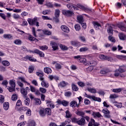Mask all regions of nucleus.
<instances>
[{
	"mask_svg": "<svg viewBox=\"0 0 126 126\" xmlns=\"http://www.w3.org/2000/svg\"><path fill=\"white\" fill-rule=\"evenodd\" d=\"M30 103V99L28 97H27L26 98V100H25V104L26 106H29V104Z\"/></svg>",
	"mask_w": 126,
	"mask_h": 126,
	"instance_id": "09e8293b",
	"label": "nucleus"
},
{
	"mask_svg": "<svg viewBox=\"0 0 126 126\" xmlns=\"http://www.w3.org/2000/svg\"><path fill=\"white\" fill-rule=\"evenodd\" d=\"M60 12L61 11L59 9H56L55 11V16L56 18L60 17Z\"/></svg>",
	"mask_w": 126,
	"mask_h": 126,
	"instance_id": "e433bc0d",
	"label": "nucleus"
},
{
	"mask_svg": "<svg viewBox=\"0 0 126 126\" xmlns=\"http://www.w3.org/2000/svg\"><path fill=\"white\" fill-rule=\"evenodd\" d=\"M122 90H124V89L120 88L117 89H113L112 90V92H114V93H120V92H122Z\"/></svg>",
	"mask_w": 126,
	"mask_h": 126,
	"instance_id": "c85d7f7f",
	"label": "nucleus"
},
{
	"mask_svg": "<svg viewBox=\"0 0 126 126\" xmlns=\"http://www.w3.org/2000/svg\"><path fill=\"white\" fill-rule=\"evenodd\" d=\"M119 37L120 40H125L126 39V34H125L124 33L119 34Z\"/></svg>",
	"mask_w": 126,
	"mask_h": 126,
	"instance_id": "2f4dec72",
	"label": "nucleus"
},
{
	"mask_svg": "<svg viewBox=\"0 0 126 126\" xmlns=\"http://www.w3.org/2000/svg\"><path fill=\"white\" fill-rule=\"evenodd\" d=\"M95 123V120L93 119H91L90 122L88 124V126H94V124Z\"/></svg>",
	"mask_w": 126,
	"mask_h": 126,
	"instance_id": "8fccbe9b",
	"label": "nucleus"
},
{
	"mask_svg": "<svg viewBox=\"0 0 126 126\" xmlns=\"http://www.w3.org/2000/svg\"><path fill=\"white\" fill-rule=\"evenodd\" d=\"M11 99L12 101H16V100H17V95L16 94H13Z\"/></svg>",
	"mask_w": 126,
	"mask_h": 126,
	"instance_id": "13d9d810",
	"label": "nucleus"
},
{
	"mask_svg": "<svg viewBox=\"0 0 126 126\" xmlns=\"http://www.w3.org/2000/svg\"><path fill=\"white\" fill-rule=\"evenodd\" d=\"M118 97L119 95L117 94H111L109 96L110 99H116Z\"/></svg>",
	"mask_w": 126,
	"mask_h": 126,
	"instance_id": "58836bf2",
	"label": "nucleus"
},
{
	"mask_svg": "<svg viewBox=\"0 0 126 126\" xmlns=\"http://www.w3.org/2000/svg\"><path fill=\"white\" fill-rule=\"evenodd\" d=\"M50 45L52 46V48L53 49V51H56V50H58V43L54 41H51L50 43Z\"/></svg>",
	"mask_w": 126,
	"mask_h": 126,
	"instance_id": "4468645a",
	"label": "nucleus"
},
{
	"mask_svg": "<svg viewBox=\"0 0 126 126\" xmlns=\"http://www.w3.org/2000/svg\"><path fill=\"white\" fill-rule=\"evenodd\" d=\"M93 24L94 28H99V27H101V25H100V24L97 22H93Z\"/></svg>",
	"mask_w": 126,
	"mask_h": 126,
	"instance_id": "4c0bfd02",
	"label": "nucleus"
},
{
	"mask_svg": "<svg viewBox=\"0 0 126 126\" xmlns=\"http://www.w3.org/2000/svg\"><path fill=\"white\" fill-rule=\"evenodd\" d=\"M118 27L120 28L121 31H124L125 32H126V28L125 26L122 25H119Z\"/></svg>",
	"mask_w": 126,
	"mask_h": 126,
	"instance_id": "79ce46f5",
	"label": "nucleus"
},
{
	"mask_svg": "<svg viewBox=\"0 0 126 126\" xmlns=\"http://www.w3.org/2000/svg\"><path fill=\"white\" fill-rule=\"evenodd\" d=\"M88 50H89L88 47H81L79 49V52H87Z\"/></svg>",
	"mask_w": 126,
	"mask_h": 126,
	"instance_id": "a19ab883",
	"label": "nucleus"
},
{
	"mask_svg": "<svg viewBox=\"0 0 126 126\" xmlns=\"http://www.w3.org/2000/svg\"><path fill=\"white\" fill-rule=\"evenodd\" d=\"M62 13L63 15H65V16H67V17H70L74 15L73 12L70 10H63Z\"/></svg>",
	"mask_w": 126,
	"mask_h": 126,
	"instance_id": "39448f33",
	"label": "nucleus"
},
{
	"mask_svg": "<svg viewBox=\"0 0 126 126\" xmlns=\"http://www.w3.org/2000/svg\"><path fill=\"white\" fill-rule=\"evenodd\" d=\"M88 65L91 66H95L97 64V63L94 61H91L88 62Z\"/></svg>",
	"mask_w": 126,
	"mask_h": 126,
	"instance_id": "b1692460",
	"label": "nucleus"
},
{
	"mask_svg": "<svg viewBox=\"0 0 126 126\" xmlns=\"http://www.w3.org/2000/svg\"><path fill=\"white\" fill-rule=\"evenodd\" d=\"M9 84L12 87L15 88V82L13 81L12 80L10 81Z\"/></svg>",
	"mask_w": 126,
	"mask_h": 126,
	"instance_id": "680f3d73",
	"label": "nucleus"
},
{
	"mask_svg": "<svg viewBox=\"0 0 126 126\" xmlns=\"http://www.w3.org/2000/svg\"><path fill=\"white\" fill-rule=\"evenodd\" d=\"M35 104L36 105H41L42 101H41V99H38V98H35Z\"/></svg>",
	"mask_w": 126,
	"mask_h": 126,
	"instance_id": "4d7b16f0",
	"label": "nucleus"
},
{
	"mask_svg": "<svg viewBox=\"0 0 126 126\" xmlns=\"http://www.w3.org/2000/svg\"><path fill=\"white\" fill-rule=\"evenodd\" d=\"M3 37L4 39H11V38H12V36L9 34H3Z\"/></svg>",
	"mask_w": 126,
	"mask_h": 126,
	"instance_id": "49530a36",
	"label": "nucleus"
},
{
	"mask_svg": "<svg viewBox=\"0 0 126 126\" xmlns=\"http://www.w3.org/2000/svg\"><path fill=\"white\" fill-rule=\"evenodd\" d=\"M55 67L56 69H61L62 68V65L60 63H55Z\"/></svg>",
	"mask_w": 126,
	"mask_h": 126,
	"instance_id": "052dcab7",
	"label": "nucleus"
},
{
	"mask_svg": "<svg viewBox=\"0 0 126 126\" xmlns=\"http://www.w3.org/2000/svg\"><path fill=\"white\" fill-rule=\"evenodd\" d=\"M102 112L103 113L105 118H107V119H110V118H111V115L110 114V112L108 109L104 108L102 109Z\"/></svg>",
	"mask_w": 126,
	"mask_h": 126,
	"instance_id": "1a4fd4ad",
	"label": "nucleus"
},
{
	"mask_svg": "<svg viewBox=\"0 0 126 126\" xmlns=\"http://www.w3.org/2000/svg\"><path fill=\"white\" fill-rule=\"evenodd\" d=\"M70 107L72 108H78L79 104H77V102L75 100H72L70 102Z\"/></svg>",
	"mask_w": 126,
	"mask_h": 126,
	"instance_id": "f8f14e48",
	"label": "nucleus"
},
{
	"mask_svg": "<svg viewBox=\"0 0 126 126\" xmlns=\"http://www.w3.org/2000/svg\"><path fill=\"white\" fill-rule=\"evenodd\" d=\"M71 87H72V90L73 91H75V92L78 91V89H79L78 87L75 84H72Z\"/></svg>",
	"mask_w": 126,
	"mask_h": 126,
	"instance_id": "c756f323",
	"label": "nucleus"
},
{
	"mask_svg": "<svg viewBox=\"0 0 126 126\" xmlns=\"http://www.w3.org/2000/svg\"><path fill=\"white\" fill-rule=\"evenodd\" d=\"M112 103L117 108H120L123 107V104L122 103H119L117 101H113Z\"/></svg>",
	"mask_w": 126,
	"mask_h": 126,
	"instance_id": "4be33fe9",
	"label": "nucleus"
},
{
	"mask_svg": "<svg viewBox=\"0 0 126 126\" xmlns=\"http://www.w3.org/2000/svg\"><path fill=\"white\" fill-rule=\"evenodd\" d=\"M44 71L46 74H51L52 72V69L49 67H45L44 68Z\"/></svg>",
	"mask_w": 126,
	"mask_h": 126,
	"instance_id": "dca6fc26",
	"label": "nucleus"
},
{
	"mask_svg": "<svg viewBox=\"0 0 126 126\" xmlns=\"http://www.w3.org/2000/svg\"><path fill=\"white\" fill-rule=\"evenodd\" d=\"M65 114L66 119H69L70 118H71L72 115L70 112H69V111L67 110L66 111H65Z\"/></svg>",
	"mask_w": 126,
	"mask_h": 126,
	"instance_id": "f704fd0d",
	"label": "nucleus"
},
{
	"mask_svg": "<svg viewBox=\"0 0 126 126\" xmlns=\"http://www.w3.org/2000/svg\"><path fill=\"white\" fill-rule=\"evenodd\" d=\"M13 18H14V19H19V18H20V16L18 14H13Z\"/></svg>",
	"mask_w": 126,
	"mask_h": 126,
	"instance_id": "bf43d9fd",
	"label": "nucleus"
},
{
	"mask_svg": "<svg viewBox=\"0 0 126 126\" xmlns=\"http://www.w3.org/2000/svg\"><path fill=\"white\" fill-rule=\"evenodd\" d=\"M28 40L31 41H35V40H36V41H38V39H36V38H35V37H33V36H32L31 34H29L28 37Z\"/></svg>",
	"mask_w": 126,
	"mask_h": 126,
	"instance_id": "7c9ffc66",
	"label": "nucleus"
},
{
	"mask_svg": "<svg viewBox=\"0 0 126 126\" xmlns=\"http://www.w3.org/2000/svg\"><path fill=\"white\" fill-rule=\"evenodd\" d=\"M28 22L30 25H36L37 27L39 26V22H37V17H35L33 19H28Z\"/></svg>",
	"mask_w": 126,
	"mask_h": 126,
	"instance_id": "7ed1b4c3",
	"label": "nucleus"
},
{
	"mask_svg": "<svg viewBox=\"0 0 126 126\" xmlns=\"http://www.w3.org/2000/svg\"><path fill=\"white\" fill-rule=\"evenodd\" d=\"M32 111H31V109H28L27 110V112H26V114L29 117H30V116H31L32 115Z\"/></svg>",
	"mask_w": 126,
	"mask_h": 126,
	"instance_id": "864d4df0",
	"label": "nucleus"
},
{
	"mask_svg": "<svg viewBox=\"0 0 126 126\" xmlns=\"http://www.w3.org/2000/svg\"><path fill=\"white\" fill-rule=\"evenodd\" d=\"M77 115L78 116H80V117H82V118H83V116L85 115V113L83 112V111H78L77 112Z\"/></svg>",
	"mask_w": 126,
	"mask_h": 126,
	"instance_id": "3c124183",
	"label": "nucleus"
},
{
	"mask_svg": "<svg viewBox=\"0 0 126 126\" xmlns=\"http://www.w3.org/2000/svg\"><path fill=\"white\" fill-rule=\"evenodd\" d=\"M42 80L43 81L41 82V85L42 86V87L48 88V87H49V83L43 80Z\"/></svg>",
	"mask_w": 126,
	"mask_h": 126,
	"instance_id": "393cba45",
	"label": "nucleus"
},
{
	"mask_svg": "<svg viewBox=\"0 0 126 126\" xmlns=\"http://www.w3.org/2000/svg\"><path fill=\"white\" fill-rule=\"evenodd\" d=\"M66 85H68V83L64 81H63L59 84V87H65Z\"/></svg>",
	"mask_w": 126,
	"mask_h": 126,
	"instance_id": "aec40b11",
	"label": "nucleus"
},
{
	"mask_svg": "<svg viewBox=\"0 0 126 126\" xmlns=\"http://www.w3.org/2000/svg\"><path fill=\"white\" fill-rule=\"evenodd\" d=\"M27 126H36V123L33 120H31L27 124Z\"/></svg>",
	"mask_w": 126,
	"mask_h": 126,
	"instance_id": "cd10ccee",
	"label": "nucleus"
},
{
	"mask_svg": "<svg viewBox=\"0 0 126 126\" xmlns=\"http://www.w3.org/2000/svg\"><path fill=\"white\" fill-rule=\"evenodd\" d=\"M35 74L39 77V79H44V72L43 71L38 70L35 72Z\"/></svg>",
	"mask_w": 126,
	"mask_h": 126,
	"instance_id": "9d476101",
	"label": "nucleus"
},
{
	"mask_svg": "<svg viewBox=\"0 0 126 126\" xmlns=\"http://www.w3.org/2000/svg\"><path fill=\"white\" fill-rule=\"evenodd\" d=\"M61 28L63 32H65V33H69V29L66 27V26H61Z\"/></svg>",
	"mask_w": 126,
	"mask_h": 126,
	"instance_id": "f3484780",
	"label": "nucleus"
},
{
	"mask_svg": "<svg viewBox=\"0 0 126 126\" xmlns=\"http://www.w3.org/2000/svg\"><path fill=\"white\" fill-rule=\"evenodd\" d=\"M34 71V66H29V73H32Z\"/></svg>",
	"mask_w": 126,
	"mask_h": 126,
	"instance_id": "de8ad7c7",
	"label": "nucleus"
},
{
	"mask_svg": "<svg viewBox=\"0 0 126 126\" xmlns=\"http://www.w3.org/2000/svg\"><path fill=\"white\" fill-rule=\"evenodd\" d=\"M60 47L61 48V49H62V50H64V51L67 50V47H66L64 45L60 44Z\"/></svg>",
	"mask_w": 126,
	"mask_h": 126,
	"instance_id": "603ef678",
	"label": "nucleus"
},
{
	"mask_svg": "<svg viewBox=\"0 0 126 126\" xmlns=\"http://www.w3.org/2000/svg\"><path fill=\"white\" fill-rule=\"evenodd\" d=\"M78 125L79 126H83L85 125V119L84 118H81L78 120Z\"/></svg>",
	"mask_w": 126,
	"mask_h": 126,
	"instance_id": "412c9836",
	"label": "nucleus"
},
{
	"mask_svg": "<svg viewBox=\"0 0 126 126\" xmlns=\"http://www.w3.org/2000/svg\"><path fill=\"white\" fill-rule=\"evenodd\" d=\"M108 39L109 41H110L111 42H112L113 43H115V42H116V40L115 39L114 37L112 36H109L108 37Z\"/></svg>",
	"mask_w": 126,
	"mask_h": 126,
	"instance_id": "0e129e2a",
	"label": "nucleus"
},
{
	"mask_svg": "<svg viewBox=\"0 0 126 126\" xmlns=\"http://www.w3.org/2000/svg\"><path fill=\"white\" fill-rule=\"evenodd\" d=\"M66 6L67 8L71 10H78V9L80 8V9H82V10H84V11L88 13H90L92 11V9L86 7L81 4H77V5H75L69 3L67 4Z\"/></svg>",
	"mask_w": 126,
	"mask_h": 126,
	"instance_id": "f257e3e1",
	"label": "nucleus"
},
{
	"mask_svg": "<svg viewBox=\"0 0 126 126\" xmlns=\"http://www.w3.org/2000/svg\"><path fill=\"white\" fill-rule=\"evenodd\" d=\"M107 32L109 35H113V28L112 26H110L107 29Z\"/></svg>",
	"mask_w": 126,
	"mask_h": 126,
	"instance_id": "ea45409f",
	"label": "nucleus"
},
{
	"mask_svg": "<svg viewBox=\"0 0 126 126\" xmlns=\"http://www.w3.org/2000/svg\"><path fill=\"white\" fill-rule=\"evenodd\" d=\"M49 78L50 79H59V77L57 76L49 75Z\"/></svg>",
	"mask_w": 126,
	"mask_h": 126,
	"instance_id": "69168bd1",
	"label": "nucleus"
},
{
	"mask_svg": "<svg viewBox=\"0 0 126 126\" xmlns=\"http://www.w3.org/2000/svg\"><path fill=\"white\" fill-rule=\"evenodd\" d=\"M92 116H93L94 118H101L102 116V115L100 114V112H93L92 114Z\"/></svg>",
	"mask_w": 126,
	"mask_h": 126,
	"instance_id": "6ab92c4d",
	"label": "nucleus"
},
{
	"mask_svg": "<svg viewBox=\"0 0 126 126\" xmlns=\"http://www.w3.org/2000/svg\"><path fill=\"white\" fill-rule=\"evenodd\" d=\"M45 102L47 107H48L49 109H55V104L54 103V101H52V99H49L46 100Z\"/></svg>",
	"mask_w": 126,
	"mask_h": 126,
	"instance_id": "20e7f679",
	"label": "nucleus"
},
{
	"mask_svg": "<svg viewBox=\"0 0 126 126\" xmlns=\"http://www.w3.org/2000/svg\"><path fill=\"white\" fill-rule=\"evenodd\" d=\"M39 48L42 51H46L48 49V46L47 45L39 46Z\"/></svg>",
	"mask_w": 126,
	"mask_h": 126,
	"instance_id": "37998d69",
	"label": "nucleus"
},
{
	"mask_svg": "<svg viewBox=\"0 0 126 126\" xmlns=\"http://www.w3.org/2000/svg\"><path fill=\"white\" fill-rule=\"evenodd\" d=\"M22 105V102H21V100H18L16 104V107H20Z\"/></svg>",
	"mask_w": 126,
	"mask_h": 126,
	"instance_id": "5fc2aeb1",
	"label": "nucleus"
},
{
	"mask_svg": "<svg viewBox=\"0 0 126 126\" xmlns=\"http://www.w3.org/2000/svg\"><path fill=\"white\" fill-rule=\"evenodd\" d=\"M74 59L77 60L79 63H85L86 62V59L83 58V56L82 55L74 56Z\"/></svg>",
	"mask_w": 126,
	"mask_h": 126,
	"instance_id": "0eeeda50",
	"label": "nucleus"
},
{
	"mask_svg": "<svg viewBox=\"0 0 126 126\" xmlns=\"http://www.w3.org/2000/svg\"><path fill=\"white\" fill-rule=\"evenodd\" d=\"M77 84L80 87H84L85 86V84L83 82H78Z\"/></svg>",
	"mask_w": 126,
	"mask_h": 126,
	"instance_id": "6e6d98bb",
	"label": "nucleus"
},
{
	"mask_svg": "<svg viewBox=\"0 0 126 126\" xmlns=\"http://www.w3.org/2000/svg\"><path fill=\"white\" fill-rule=\"evenodd\" d=\"M28 109V108L27 107H21L19 109V111H23V112H26L27 110Z\"/></svg>",
	"mask_w": 126,
	"mask_h": 126,
	"instance_id": "a18cd8bd",
	"label": "nucleus"
},
{
	"mask_svg": "<svg viewBox=\"0 0 126 126\" xmlns=\"http://www.w3.org/2000/svg\"><path fill=\"white\" fill-rule=\"evenodd\" d=\"M40 117H45L46 116V110L45 108H41L39 111Z\"/></svg>",
	"mask_w": 126,
	"mask_h": 126,
	"instance_id": "a211bd4d",
	"label": "nucleus"
},
{
	"mask_svg": "<svg viewBox=\"0 0 126 126\" xmlns=\"http://www.w3.org/2000/svg\"><path fill=\"white\" fill-rule=\"evenodd\" d=\"M85 95H86L87 98H89V99H92V100H94V101H97V102H101V101H102L101 98L97 97L95 96V95H91L89 94H85Z\"/></svg>",
	"mask_w": 126,
	"mask_h": 126,
	"instance_id": "6e6552de",
	"label": "nucleus"
},
{
	"mask_svg": "<svg viewBox=\"0 0 126 126\" xmlns=\"http://www.w3.org/2000/svg\"><path fill=\"white\" fill-rule=\"evenodd\" d=\"M39 91H40L41 93L45 94L47 92V90L43 88H40Z\"/></svg>",
	"mask_w": 126,
	"mask_h": 126,
	"instance_id": "e2e57ef3",
	"label": "nucleus"
},
{
	"mask_svg": "<svg viewBox=\"0 0 126 126\" xmlns=\"http://www.w3.org/2000/svg\"><path fill=\"white\" fill-rule=\"evenodd\" d=\"M64 95L65 97L70 98V97H71V95H72V93L70 91H67L64 93Z\"/></svg>",
	"mask_w": 126,
	"mask_h": 126,
	"instance_id": "bb28decb",
	"label": "nucleus"
},
{
	"mask_svg": "<svg viewBox=\"0 0 126 126\" xmlns=\"http://www.w3.org/2000/svg\"><path fill=\"white\" fill-rule=\"evenodd\" d=\"M45 109V114L48 116H51L52 115V110L50 108H46Z\"/></svg>",
	"mask_w": 126,
	"mask_h": 126,
	"instance_id": "a878e982",
	"label": "nucleus"
},
{
	"mask_svg": "<svg viewBox=\"0 0 126 126\" xmlns=\"http://www.w3.org/2000/svg\"><path fill=\"white\" fill-rule=\"evenodd\" d=\"M77 20L79 22V23H82L84 21L83 20V16H77Z\"/></svg>",
	"mask_w": 126,
	"mask_h": 126,
	"instance_id": "473e14b6",
	"label": "nucleus"
},
{
	"mask_svg": "<svg viewBox=\"0 0 126 126\" xmlns=\"http://www.w3.org/2000/svg\"><path fill=\"white\" fill-rule=\"evenodd\" d=\"M13 42L15 45H21L22 44V41L19 39H15Z\"/></svg>",
	"mask_w": 126,
	"mask_h": 126,
	"instance_id": "72a5a7b5",
	"label": "nucleus"
},
{
	"mask_svg": "<svg viewBox=\"0 0 126 126\" xmlns=\"http://www.w3.org/2000/svg\"><path fill=\"white\" fill-rule=\"evenodd\" d=\"M126 71V66H120L118 69H116L114 71V76L115 77H118L120 75V73L119 72H125Z\"/></svg>",
	"mask_w": 126,
	"mask_h": 126,
	"instance_id": "f03ea898",
	"label": "nucleus"
},
{
	"mask_svg": "<svg viewBox=\"0 0 126 126\" xmlns=\"http://www.w3.org/2000/svg\"><path fill=\"white\" fill-rule=\"evenodd\" d=\"M27 60H29V61H30V62H37V60L34 58V57H32L28 55L26 56L24 58V61H27Z\"/></svg>",
	"mask_w": 126,
	"mask_h": 126,
	"instance_id": "9b49d317",
	"label": "nucleus"
},
{
	"mask_svg": "<svg viewBox=\"0 0 126 126\" xmlns=\"http://www.w3.org/2000/svg\"><path fill=\"white\" fill-rule=\"evenodd\" d=\"M71 45H72V46H74L75 47H77V46H78L79 43L76 41H71Z\"/></svg>",
	"mask_w": 126,
	"mask_h": 126,
	"instance_id": "774afa93",
	"label": "nucleus"
},
{
	"mask_svg": "<svg viewBox=\"0 0 126 126\" xmlns=\"http://www.w3.org/2000/svg\"><path fill=\"white\" fill-rule=\"evenodd\" d=\"M88 91L91 93H96V89L94 88H88Z\"/></svg>",
	"mask_w": 126,
	"mask_h": 126,
	"instance_id": "c03bdc74",
	"label": "nucleus"
},
{
	"mask_svg": "<svg viewBox=\"0 0 126 126\" xmlns=\"http://www.w3.org/2000/svg\"><path fill=\"white\" fill-rule=\"evenodd\" d=\"M21 93L23 95V97H24V98H26V97H27L28 93H27V91H26L25 89L22 88L21 89Z\"/></svg>",
	"mask_w": 126,
	"mask_h": 126,
	"instance_id": "2eb2a0df",
	"label": "nucleus"
},
{
	"mask_svg": "<svg viewBox=\"0 0 126 126\" xmlns=\"http://www.w3.org/2000/svg\"><path fill=\"white\" fill-rule=\"evenodd\" d=\"M75 29L76 31H79L80 30V26L78 24H76L74 26Z\"/></svg>",
	"mask_w": 126,
	"mask_h": 126,
	"instance_id": "338daca9",
	"label": "nucleus"
},
{
	"mask_svg": "<svg viewBox=\"0 0 126 126\" xmlns=\"http://www.w3.org/2000/svg\"><path fill=\"white\" fill-rule=\"evenodd\" d=\"M2 64L5 66H8L10 65V63H9V62L6 60L3 61L2 62Z\"/></svg>",
	"mask_w": 126,
	"mask_h": 126,
	"instance_id": "c9c22d12",
	"label": "nucleus"
},
{
	"mask_svg": "<svg viewBox=\"0 0 126 126\" xmlns=\"http://www.w3.org/2000/svg\"><path fill=\"white\" fill-rule=\"evenodd\" d=\"M34 53L35 54H37V55H38L39 57H41V58H44V57H45V54H44L43 52L39 50V49H35Z\"/></svg>",
	"mask_w": 126,
	"mask_h": 126,
	"instance_id": "ddd939ff",
	"label": "nucleus"
},
{
	"mask_svg": "<svg viewBox=\"0 0 126 126\" xmlns=\"http://www.w3.org/2000/svg\"><path fill=\"white\" fill-rule=\"evenodd\" d=\"M56 103H57L58 105H63V107H67V106H68V104H69L68 101L65 100H61V99H58Z\"/></svg>",
	"mask_w": 126,
	"mask_h": 126,
	"instance_id": "423d86ee",
	"label": "nucleus"
},
{
	"mask_svg": "<svg viewBox=\"0 0 126 126\" xmlns=\"http://www.w3.org/2000/svg\"><path fill=\"white\" fill-rule=\"evenodd\" d=\"M3 107L5 111H7L9 108V103H8V102H4L3 104Z\"/></svg>",
	"mask_w": 126,
	"mask_h": 126,
	"instance_id": "5701e85b",
	"label": "nucleus"
}]
</instances>
